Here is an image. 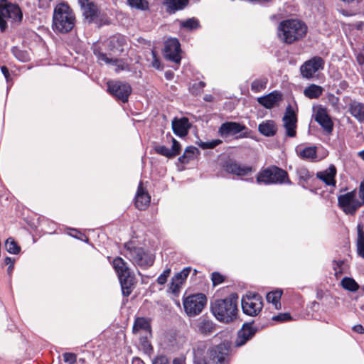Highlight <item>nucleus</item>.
Instances as JSON below:
<instances>
[{
  "instance_id": "obj_1",
  "label": "nucleus",
  "mask_w": 364,
  "mask_h": 364,
  "mask_svg": "<svg viewBox=\"0 0 364 364\" xmlns=\"http://www.w3.org/2000/svg\"><path fill=\"white\" fill-rule=\"evenodd\" d=\"M238 296L232 293L224 299H218L211 302V311L220 322L229 323L236 320Z\"/></svg>"
},
{
  "instance_id": "obj_2",
  "label": "nucleus",
  "mask_w": 364,
  "mask_h": 364,
  "mask_svg": "<svg viewBox=\"0 0 364 364\" xmlns=\"http://www.w3.org/2000/svg\"><path fill=\"white\" fill-rule=\"evenodd\" d=\"M75 16L69 4L64 1L57 3L53 9L52 28L55 32L67 33L75 25Z\"/></svg>"
},
{
  "instance_id": "obj_3",
  "label": "nucleus",
  "mask_w": 364,
  "mask_h": 364,
  "mask_svg": "<svg viewBox=\"0 0 364 364\" xmlns=\"http://www.w3.org/2000/svg\"><path fill=\"white\" fill-rule=\"evenodd\" d=\"M306 25L296 19L284 20L278 26L279 38L288 44L301 39L306 36Z\"/></svg>"
},
{
  "instance_id": "obj_4",
  "label": "nucleus",
  "mask_w": 364,
  "mask_h": 364,
  "mask_svg": "<svg viewBox=\"0 0 364 364\" xmlns=\"http://www.w3.org/2000/svg\"><path fill=\"white\" fill-rule=\"evenodd\" d=\"M112 263L117 274L123 295L124 296H129L134 288V276L128 264L119 257H115Z\"/></svg>"
},
{
  "instance_id": "obj_5",
  "label": "nucleus",
  "mask_w": 364,
  "mask_h": 364,
  "mask_svg": "<svg viewBox=\"0 0 364 364\" xmlns=\"http://www.w3.org/2000/svg\"><path fill=\"white\" fill-rule=\"evenodd\" d=\"M123 255L133 264L143 268L151 266L154 261L152 254L146 252L142 247L136 246L132 242L124 244Z\"/></svg>"
},
{
  "instance_id": "obj_6",
  "label": "nucleus",
  "mask_w": 364,
  "mask_h": 364,
  "mask_svg": "<svg viewBox=\"0 0 364 364\" xmlns=\"http://www.w3.org/2000/svg\"><path fill=\"white\" fill-rule=\"evenodd\" d=\"M257 181L265 184H291L287 172L277 166H272L259 172Z\"/></svg>"
},
{
  "instance_id": "obj_7",
  "label": "nucleus",
  "mask_w": 364,
  "mask_h": 364,
  "mask_svg": "<svg viewBox=\"0 0 364 364\" xmlns=\"http://www.w3.org/2000/svg\"><path fill=\"white\" fill-rule=\"evenodd\" d=\"M338 205L346 215H353L364 205V201L359 198L357 190L354 189L338 196Z\"/></svg>"
},
{
  "instance_id": "obj_8",
  "label": "nucleus",
  "mask_w": 364,
  "mask_h": 364,
  "mask_svg": "<svg viewBox=\"0 0 364 364\" xmlns=\"http://www.w3.org/2000/svg\"><path fill=\"white\" fill-rule=\"evenodd\" d=\"M22 12L15 4H7L6 0L0 3V29L4 31L6 28V21L19 23L22 20Z\"/></svg>"
},
{
  "instance_id": "obj_9",
  "label": "nucleus",
  "mask_w": 364,
  "mask_h": 364,
  "mask_svg": "<svg viewBox=\"0 0 364 364\" xmlns=\"http://www.w3.org/2000/svg\"><path fill=\"white\" fill-rule=\"evenodd\" d=\"M242 309L245 314L256 316L263 307L262 297L257 293L248 291L242 298Z\"/></svg>"
},
{
  "instance_id": "obj_10",
  "label": "nucleus",
  "mask_w": 364,
  "mask_h": 364,
  "mask_svg": "<svg viewBox=\"0 0 364 364\" xmlns=\"http://www.w3.org/2000/svg\"><path fill=\"white\" fill-rule=\"evenodd\" d=\"M207 299L203 294L189 295L183 299V307L189 316L198 315L206 304Z\"/></svg>"
},
{
  "instance_id": "obj_11",
  "label": "nucleus",
  "mask_w": 364,
  "mask_h": 364,
  "mask_svg": "<svg viewBox=\"0 0 364 364\" xmlns=\"http://www.w3.org/2000/svg\"><path fill=\"white\" fill-rule=\"evenodd\" d=\"M324 68V60L318 56H315L305 61L299 68L300 74L303 78L311 80L315 78L316 73Z\"/></svg>"
},
{
  "instance_id": "obj_12",
  "label": "nucleus",
  "mask_w": 364,
  "mask_h": 364,
  "mask_svg": "<svg viewBox=\"0 0 364 364\" xmlns=\"http://www.w3.org/2000/svg\"><path fill=\"white\" fill-rule=\"evenodd\" d=\"M107 90L111 95L123 102H126L128 100V97L132 92V88L129 84L119 81L109 82L107 83Z\"/></svg>"
},
{
  "instance_id": "obj_13",
  "label": "nucleus",
  "mask_w": 364,
  "mask_h": 364,
  "mask_svg": "<svg viewBox=\"0 0 364 364\" xmlns=\"http://www.w3.org/2000/svg\"><path fill=\"white\" fill-rule=\"evenodd\" d=\"M77 4L80 7L82 16L88 23H97L100 11L96 4L90 0H77Z\"/></svg>"
},
{
  "instance_id": "obj_14",
  "label": "nucleus",
  "mask_w": 364,
  "mask_h": 364,
  "mask_svg": "<svg viewBox=\"0 0 364 364\" xmlns=\"http://www.w3.org/2000/svg\"><path fill=\"white\" fill-rule=\"evenodd\" d=\"M282 122L286 135L289 137H295L296 135L297 117L290 105L286 108Z\"/></svg>"
},
{
  "instance_id": "obj_15",
  "label": "nucleus",
  "mask_w": 364,
  "mask_h": 364,
  "mask_svg": "<svg viewBox=\"0 0 364 364\" xmlns=\"http://www.w3.org/2000/svg\"><path fill=\"white\" fill-rule=\"evenodd\" d=\"M181 45L178 39L170 38L165 42L164 57L177 64L181 62Z\"/></svg>"
},
{
  "instance_id": "obj_16",
  "label": "nucleus",
  "mask_w": 364,
  "mask_h": 364,
  "mask_svg": "<svg viewBox=\"0 0 364 364\" xmlns=\"http://www.w3.org/2000/svg\"><path fill=\"white\" fill-rule=\"evenodd\" d=\"M229 346L220 343L210 350V357L215 364H228Z\"/></svg>"
},
{
  "instance_id": "obj_17",
  "label": "nucleus",
  "mask_w": 364,
  "mask_h": 364,
  "mask_svg": "<svg viewBox=\"0 0 364 364\" xmlns=\"http://www.w3.org/2000/svg\"><path fill=\"white\" fill-rule=\"evenodd\" d=\"M245 129V126L240 123L227 122L220 125L218 129V134L223 138H226L239 134Z\"/></svg>"
},
{
  "instance_id": "obj_18",
  "label": "nucleus",
  "mask_w": 364,
  "mask_h": 364,
  "mask_svg": "<svg viewBox=\"0 0 364 364\" xmlns=\"http://www.w3.org/2000/svg\"><path fill=\"white\" fill-rule=\"evenodd\" d=\"M315 120L328 134L331 133L333 124L326 109L321 107H318L315 114Z\"/></svg>"
},
{
  "instance_id": "obj_19",
  "label": "nucleus",
  "mask_w": 364,
  "mask_h": 364,
  "mask_svg": "<svg viewBox=\"0 0 364 364\" xmlns=\"http://www.w3.org/2000/svg\"><path fill=\"white\" fill-rule=\"evenodd\" d=\"M172 141L171 149H168L164 145H157L154 147L155 151L167 158H173L181 152V145L173 137L170 136Z\"/></svg>"
},
{
  "instance_id": "obj_20",
  "label": "nucleus",
  "mask_w": 364,
  "mask_h": 364,
  "mask_svg": "<svg viewBox=\"0 0 364 364\" xmlns=\"http://www.w3.org/2000/svg\"><path fill=\"white\" fill-rule=\"evenodd\" d=\"M191 271V267H186L173 277L170 284V289L173 293H178L180 291L182 284L185 282Z\"/></svg>"
},
{
  "instance_id": "obj_21",
  "label": "nucleus",
  "mask_w": 364,
  "mask_h": 364,
  "mask_svg": "<svg viewBox=\"0 0 364 364\" xmlns=\"http://www.w3.org/2000/svg\"><path fill=\"white\" fill-rule=\"evenodd\" d=\"M337 171L334 165H331L327 169L319 171L316 173V177L322 181L326 186H336V175Z\"/></svg>"
},
{
  "instance_id": "obj_22",
  "label": "nucleus",
  "mask_w": 364,
  "mask_h": 364,
  "mask_svg": "<svg viewBox=\"0 0 364 364\" xmlns=\"http://www.w3.org/2000/svg\"><path fill=\"white\" fill-rule=\"evenodd\" d=\"M150 196L144 189L142 182H140L135 196V205L139 210L146 209L150 203Z\"/></svg>"
},
{
  "instance_id": "obj_23",
  "label": "nucleus",
  "mask_w": 364,
  "mask_h": 364,
  "mask_svg": "<svg viewBox=\"0 0 364 364\" xmlns=\"http://www.w3.org/2000/svg\"><path fill=\"white\" fill-rule=\"evenodd\" d=\"M189 127V121L186 117H182L180 119L174 118L172 121V129L174 134L179 136H186Z\"/></svg>"
},
{
  "instance_id": "obj_24",
  "label": "nucleus",
  "mask_w": 364,
  "mask_h": 364,
  "mask_svg": "<svg viewBox=\"0 0 364 364\" xmlns=\"http://www.w3.org/2000/svg\"><path fill=\"white\" fill-rule=\"evenodd\" d=\"M282 100L281 95L278 92H273L267 95L257 98V102L267 109H271L279 105Z\"/></svg>"
},
{
  "instance_id": "obj_25",
  "label": "nucleus",
  "mask_w": 364,
  "mask_h": 364,
  "mask_svg": "<svg viewBox=\"0 0 364 364\" xmlns=\"http://www.w3.org/2000/svg\"><path fill=\"white\" fill-rule=\"evenodd\" d=\"M255 333V330L250 324H244L242 328L238 331L237 337L235 341L237 346H243Z\"/></svg>"
},
{
  "instance_id": "obj_26",
  "label": "nucleus",
  "mask_w": 364,
  "mask_h": 364,
  "mask_svg": "<svg viewBox=\"0 0 364 364\" xmlns=\"http://www.w3.org/2000/svg\"><path fill=\"white\" fill-rule=\"evenodd\" d=\"M225 170L227 172L235 174L238 176H247L252 172V168L250 166H241L239 164L232 162L226 165Z\"/></svg>"
},
{
  "instance_id": "obj_27",
  "label": "nucleus",
  "mask_w": 364,
  "mask_h": 364,
  "mask_svg": "<svg viewBox=\"0 0 364 364\" xmlns=\"http://www.w3.org/2000/svg\"><path fill=\"white\" fill-rule=\"evenodd\" d=\"M297 155L302 159L314 161L317 158V148L315 146L302 148L299 146L296 148Z\"/></svg>"
},
{
  "instance_id": "obj_28",
  "label": "nucleus",
  "mask_w": 364,
  "mask_h": 364,
  "mask_svg": "<svg viewBox=\"0 0 364 364\" xmlns=\"http://www.w3.org/2000/svg\"><path fill=\"white\" fill-rule=\"evenodd\" d=\"M258 130L265 136H272L276 134L277 127L274 121L265 120L259 124Z\"/></svg>"
},
{
  "instance_id": "obj_29",
  "label": "nucleus",
  "mask_w": 364,
  "mask_h": 364,
  "mask_svg": "<svg viewBox=\"0 0 364 364\" xmlns=\"http://www.w3.org/2000/svg\"><path fill=\"white\" fill-rule=\"evenodd\" d=\"M125 38L123 36H113L109 41V50L114 54H119L124 51Z\"/></svg>"
},
{
  "instance_id": "obj_30",
  "label": "nucleus",
  "mask_w": 364,
  "mask_h": 364,
  "mask_svg": "<svg viewBox=\"0 0 364 364\" xmlns=\"http://www.w3.org/2000/svg\"><path fill=\"white\" fill-rule=\"evenodd\" d=\"M349 112L359 122L364 121V104L353 101L349 105Z\"/></svg>"
},
{
  "instance_id": "obj_31",
  "label": "nucleus",
  "mask_w": 364,
  "mask_h": 364,
  "mask_svg": "<svg viewBox=\"0 0 364 364\" xmlns=\"http://www.w3.org/2000/svg\"><path fill=\"white\" fill-rule=\"evenodd\" d=\"M164 4L166 6V11L168 13H174L178 10L184 9L188 4V0H163Z\"/></svg>"
},
{
  "instance_id": "obj_32",
  "label": "nucleus",
  "mask_w": 364,
  "mask_h": 364,
  "mask_svg": "<svg viewBox=\"0 0 364 364\" xmlns=\"http://www.w3.org/2000/svg\"><path fill=\"white\" fill-rule=\"evenodd\" d=\"M323 88L316 84H311L304 90V95L309 99H317L323 93Z\"/></svg>"
},
{
  "instance_id": "obj_33",
  "label": "nucleus",
  "mask_w": 364,
  "mask_h": 364,
  "mask_svg": "<svg viewBox=\"0 0 364 364\" xmlns=\"http://www.w3.org/2000/svg\"><path fill=\"white\" fill-rule=\"evenodd\" d=\"M357 252L359 256L364 258V228L363 225H357Z\"/></svg>"
},
{
  "instance_id": "obj_34",
  "label": "nucleus",
  "mask_w": 364,
  "mask_h": 364,
  "mask_svg": "<svg viewBox=\"0 0 364 364\" xmlns=\"http://www.w3.org/2000/svg\"><path fill=\"white\" fill-rule=\"evenodd\" d=\"M296 175L299 178V184L306 188V183L313 177V173L305 167H299L296 169Z\"/></svg>"
},
{
  "instance_id": "obj_35",
  "label": "nucleus",
  "mask_w": 364,
  "mask_h": 364,
  "mask_svg": "<svg viewBox=\"0 0 364 364\" xmlns=\"http://www.w3.org/2000/svg\"><path fill=\"white\" fill-rule=\"evenodd\" d=\"M282 294L281 290H276L274 291L269 292L266 299L269 303H272L276 309H281L280 299Z\"/></svg>"
},
{
  "instance_id": "obj_36",
  "label": "nucleus",
  "mask_w": 364,
  "mask_h": 364,
  "mask_svg": "<svg viewBox=\"0 0 364 364\" xmlns=\"http://www.w3.org/2000/svg\"><path fill=\"white\" fill-rule=\"evenodd\" d=\"M198 328L201 333L209 335L214 331L215 324L210 320L203 319L198 323Z\"/></svg>"
},
{
  "instance_id": "obj_37",
  "label": "nucleus",
  "mask_w": 364,
  "mask_h": 364,
  "mask_svg": "<svg viewBox=\"0 0 364 364\" xmlns=\"http://www.w3.org/2000/svg\"><path fill=\"white\" fill-rule=\"evenodd\" d=\"M151 329V326L149 321L143 317L137 318L133 326V332L136 333L139 330H145L146 331H149Z\"/></svg>"
},
{
  "instance_id": "obj_38",
  "label": "nucleus",
  "mask_w": 364,
  "mask_h": 364,
  "mask_svg": "<svg viewBox=\"0 0 364 364\" xmlns=\"http://www.w3.org/2000/svg\"><path fill=\"white\" fill-rule=\"evenodd\" d=\"M198 151V150L197 148L194 146H188L185 149L183 154L178 158V160L182 164H187L191 159H193L195 154Z\"/></svg>"
},
{
  "instance_id": "obj_39",
  "label": "nucleus",
  "mask_w": 364,
  "mask_h": 364,
  "mask_svg": "<svg viewBox=\"0 0 364 364\" xmlns=\"http://www.w3.org/2000/svg\"><path fill=\"white\" fill-rule=\"evenodd\" d=\"M5 249L11 254H18L21 251L20 246L12 237H9L5 242Z\"/></svg>"
},
{
  "instance_id": "obj_40",
  "label": "nucleus",
  "mask_w": 364,
  "mask_h": 364,
  "mask_svg": "<svg viewBox=\"0 0 364 364\" xmlns=\"http://www.w3.org/2000/svg\"><path fill=\"white\" fill-rule=\"evenodd\" d=\"M94 53L100 63H105L106 64L117 65L119 63L117 58H109L105 53L100 50H95Z\"/></svg>"
},
{
  "instance_id": "obj_41",
  "label": "nucleus",
  "mask_w": 364,
  "mask_h": 364,
  "mask_svg": "<svg viewBox=\"0 0 364 364\" xmlns=\"http://www.w3.org/2000/svg\"><path fill=\"white\" fill-rule=\"evenodd\" d=\"M267 82L268 80L266 77L255 79L251 84V90L254 92H259L266 87Z\"/></svg>"
},
{
  "instance_id": "obj_42",
  "label": "nucleus",
  "mask_w": 364,
  "mask_h": 364,
  "mask_svg": "<svg viewBox=\"0 0 364 364\" xmlns=\"http://www.w3.org/2000/svg\"><path fill=\"white\" fill-rule=\"evenodd\" d=\"M341 285L345 289L350 291H355L359 288L358 283L353 279L350 277H344L341 280Z\"/></svg>"
},
{
  "instance_id": "obj_43",
  "label": "nucleus",
  "mask_w": 364,
  "mask_h": 364,
  "mask_svg": "<svg viewBox=\"0 0 364 364\" xmlns=\"http://www.w3.org/2000/svg\"><path fill=\"white\" fill-rule=\"evenodd\" d=\"M128 4L139 10L146 11L149 9V3L146 0H127Z\"/></svg>"
},
{
  "instance_id": "obj_44",
  "label": "nucleus",
  "mask_w": 364,
  "mask_h": 364,
  "mask_svg": "<svg viewBox=\"0 0 364 364\" xmlns=\"http://www.w3.org/2000/svg\"><path fill=\"white\" fill-rule=\"evenodd\" d=\"M11 51L15 58L20 61L26 62L29 60V55L26 51L21 50L17 47H14Z\"/></svg>"
},
{
  "instance_id": "obj_45",
  "label": "nucleus",
  "mask_w": 364,
  "mask_h": 364,
  "mask_svg": "<svg viewBox=\"0 0 364 364\" xmlns=\"http://www.w3.org/2000/svg\"><path fill=\"white\" fill-rule=\"evenodd\" d=\"M181 26L186 28L190 31L198 28L199 25V21L197 18H191L181 23Z\"/></svg>"
},
{
  "instance_id": "obj_46",
  "label": "nucleus",
  "mask_w": 364,
  "mask_h": 364,
  "mask_svg": "<svg viewBox=\"0 0 364 364\" xmlns=\"http://www.w3.org/2000/svg\"><path fill=\"white\" fill-rule=\"evenodd\" d=\"M221 143L222 141L220 139H214L206 142L199 141L197 142V144L203 149H213Z\"/></svg>"
},
{
  "instance_id": "obj_47",
  "label": "nucleus",
  "mask_w": 364,
  "mask_h": 364,
  "mask_svg": "<svg viewBox=\"0 0 364 364\" xmlns=\"http://www.w3.org/2000/svg\"><path fill=\"white\" fill-rule=\"evenodd\" d=\"M171 272L170 268H167L164 270V272L157 278L158 284L161 285L164 284L166 282L168 277L170 276Z\"/></svg>"
},
{
  "instance_id": "obj_48",
  "label": "nucleus",
  "mask_w": 364,
  "mask_h": 364,
  "mask_svg": "<svg viewBox=\"0 0 364 364\" xmlns=\"http://www.w3.org/2000/svg\"><path fill=\"white\" fill-rule=\"evenodd\" d=\"M63 360L68 364H74L77 360V355L73 353H65L63 355Z\"/></svg>"
},
{
  "instance_id": "obj_49",
  "label": "nucleus",
  "mask_w": 364,
  "mask_h": 364,
  "mask_svg": "<svg viewBox=\"0 0 364 364\" xmlns=\"http://www.w3.org/2000/svg\"><path fill=\"white\" fill-rule=\"evenodd\" d=\"M214 286L221 284L224 281V277L218 272H213L211 277Z\"/></svg>"
},
{
  "instance_id": "obj_50",
  "label": "nucleus",
  "mask_w": 364,
  "mask_h": 364,
  "mask_svg": "<svg viewBox=\"0 0 364 364\" xmlns=\"http://www.w3.org/2000/svg\"><path fill=\"white\" fill-rule=\"evenodd\" d=\"M272 319L280 322L287 321L291 319V315L289 313L279 314V315L273 316Z\"/></svg>"
},
{
  "instance_id": "obj_51",
  "label": "nucleus",
  "mask_w": 364,
  "mask_h": 364,
  "mask_svg": "<svg viewBox=\"0 0 364 364\" xmlns=\"http://www.w3.org/2000/svg\"><path fill=\"white\" fill-rule=\"evenodd\" d=\"M151 55H152V58H153V60L151 63L152 66L157 70L162 69V65L161 64V62H160L159 59L157 58L156 53L154 50H151Z\"/></svg>"
},
{
  "instance_id": "obj_52",
  "label": "nucleus",
  "mask_w": 364,
  "mask_h": 364,
  "mask_svg": "<svg viewBox=\"0 0 364 364\" xmlns=\"http://www.w3.org/2000/svg\"><path fill=\"white\" fill-rule=\"evenodd\" d=\"M152 364H169V361L166 356L159 355L154 358Z\"/></svg>"
},
{
  "instance_id": "obj_53",
  "label": "nucleus",
  "mask_w": 364,
  "mask_h": 364,
  "mask_svg": "<svg viewBox=\"0 0 364 364\" xmlns=\"http://www.w3.org/2000/svg\"><path fill=\"white\" fill-rule=\"evenodd\" d=\"M14 262H15V259L10 257H6L5 259H4V263L6 264H8L9 265V268H8V270L10 272L12 270L13 267H14Z\"/></svg>"
},
{
  "instance_id": "obj_54",
  "label": "nucleus",
  "mask_w": 364,
  "mask_h": 364,
  "mask_svg": "<svg viewBox=\"0 0 364 364\" xmlns=\"http://www.w3.org/2000/svg\"><path fill=\"white\" fill-rule=\"evenodd\" d=\"M358 195L364 201V179L360 183Z\"/></svg>"
},
{
  "instance_id": "obj_55",
  "label": "nucleus",
  "mask_w": 364,
  "mask_h": 364,
  "mask_svg": "<svg viewBox=\"0 0 364 364\" xmlns=\"http://www.w3.org/2000/svg\"><path fill=\"white\" fill-rule=\"evenodd\" d=\"M173 364H186V359L183 357L175 358L173 360Z\"/></svg>"
},
{
  "instance_id": "obj_56",
  "label": "nucleus",
  "mask_w": 364,
  "mask_h": 364,
  "mask_svg": "<svg viewBox=\"0 0 364 364\" xmlns=\"http://www.w3.org/2000/svg\"><path fill=\"white\" fill-rule=\"evenodd\" d=\"M353 329L355 332H357L360 334L364 333V328L362 325L360 324L354 326Z\"/></svg>"
},
{
  "instance_id": "obj_57",
  "label": "nucleus",
  "mask_w": 364,
  "mask_h": 364,
  "mask_svg": "<svg viewBox=\"0 0 364 364\" xmlns=\"http://www.w3.org/2000/svg\"><path fill=\"white\" fill-rule=\"evenodd\" d=\"M204 86H205V82L200 81L197 83L193 84V89H194L196 87L197 90H198V92H200L204 87Z\"/></svg>"
},
{
  "instance_id": "obj_58",
  "label": "nucleus",
  "mask_w": 364,
  "mask_h": 364,
  "mask_svg": "<svg viewBox=\"0 0 364 364\" xmlns=\"http://www.w3.org/2000/svg\"><path fill=\"white\" fill-rule=\"evenodd\" d=\"M1 72H2L3 75H4L5 78L8 81L9 80V70L7 69V68L6 66H2L1 68Z\"/></svg>"
},
{
  "instance_id": "obj_59",
  "label": "nucleus",
  "mask_w": 364,
  "mask_h": 364,
  "mask_svg": "<svg viewBox=\"0 0 364 364\" xmlns=\"http://www.w3.org/2000/svg\"><path fill=\"white\" fill-rule=\"evenodd\" d=\"M358 155L363 159L364 160V149L359 151Z\"/></svg>"
},
{
  "instance_id": "obj_60",
  "label": "nucleus",
  "mask_w": 364,
  "mask_h": 364,
  "mask_svg": "<svg viewBox=\"0 0 364 364\" xmlns=\"http://www.w3.org/2000/svg\"><path fill=\"white\" fill-rule=\"evenodd\" d=\"M195 364H208L205 361H195Z\"/></svg>"
},
{
  "instance_id": "obj_61",
  "label": "nucleus",
  "mask_w": 364,
  "mask_h": 364,
  "mask_svg": "<svg viewBox=\"0 0 364 364\" xmlns=\"http://www.w3.org/2000/svg\"><path fill=\"white\" fill-rule=\"evenodd\" d=\"M358 62H359L360 64L363 63V58L358 57Z\"/></svg>"
},
{
  "instance_id": "obj_62",
  "label": "nucleus",
  "mask_w": 364,
  "mask_h": 364,
  "mask_svg": "<svg viewBox=\"0 0 364 364\" xmlns=\"http://www.w3.org/2000/svg\"><path fill=\"white\" fill-rule=\"evenodd\" d=\"M136 361L138 363V364H144V363L139 359H136Z\"/></svg>"
},
{
  "instance_id": "obj_63",
  "label": "nucleus",
  "mask_w": 364,
  "mask_h": 364,
  "mask_svg": "<svg viewBox=\"0 0 364 364\" xmlns=\"http://www.w3.org/2000/svg\"><path fill=\"white\" fill-rule=\"evenodd\" d=\"M210 97H211L210 96L206 97H205V100H207V101H210Z\"/></svg>"
},
{
  "instance_id": "obj_64",
  "label": "nucleus",
  "mask_w": 364,
  "mask_h": 364,
  "mask_svg": "<svg viewBox=\"0 0 364 364\" xmlns=\"http://www.w3.org/2000/svg\"><path fill=\"white\" fill-rule=\"evenodd\" d=\"M197 274V270L196 269H194L193 271V274L196 275Z\"/></svg>"
}]
</instances>
